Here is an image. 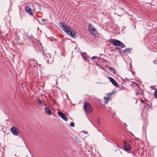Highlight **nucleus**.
<instances>
[{
  "mask_svg": "<svg viewBox=\"0 0 157 157\" xmlns=\"http://www.w3.org/2000/svg\"><path fill=\"white\" fill-rule=\"evenodd\" d=\"M60 26L61 28H63V30H64L68 35L71 36V37L75 38L76 37V32L72 29L67 25L66 24L63 22H61L60 23Z\"/></svg>",
  "mask_w": 157,
  "mask_h": 157,
  "instance_id": "1",
  "label": "nucleus"
},
{
  "mask_svg": "<svg viewBox=\"0 0 157 157\" xmlns=\"http://www.w3.org/2000/svg\"><path fill=\"white\" fill-rule=\"evenodd\" d=\"M84 108L85 112L88 114L91 113L93 110V108L90 104L86 102L84 105Z\"/></svg>",
  "mask_w": 157,
  "mask_h": 157,
  "instance_id": "2",
  "label": "nucleus"
},
{
  "mask_svg": "<svg viewBox=\"0 0 157 157\" xmlns=\"http://www.w3.org/2000/svg\"><path fill=\"white\" fill-rule=\"evenodd\" d=\"M88 30L90 33L95 36H98L99 35V33L90 24L89 25Z\"/></svg>",
  "mask_w": 157,
  "mask_h": 157,
  "instance_id": "3",
  "label": "nucleus"
},
{
  "mask_svg": "<svg viewBox=\"0 0 157 157\" xmlns=\"http://www.w3.org/2000/svg\"><path fill=\"white\" fill-rule=\"evenodd\" d=\"M109 41L110 43L116 46H119L121 43L120 41L116 39H109Z\"/></svg>",
  "mask_w": 157,
  "mask_h": 157,
  "instance_id": "4",
  "label": "nucleus"
},
{
  "mask_svg": "<svg viewBox=\"0 0 157 157\" xmlns=\"http://www.w3.org/2000/svg\"><path fill=\"white\" fill-rule=\"evenodd\" d=\"M58 114L65 121H67V118L66 115L61 112L59 111L58 112Z\"/></svg>",
  "mask_w": 157,
  "mask_h": 157,
  "instance_id": "5",
  "label": "nucleus"
},
{
  "mask_svg": "<svg viewBox=\"0 0 157 157\" xmlns=\"http://www.w3.org/2000/svg\"><path fill=\"white\" fill-rule=\"evenodd\" d=\"M10 130L12 133L14 135H17L19 133V131L17 128L14 127H12Z\"/></svg>",
  "mask_w": 157,
  "mask_h": 157,
  "instance_id": "6",
  "label": "nucleus"
},
{
  "mask_svg": "<svg viewBox=\"0 0 157 157\" xmlns=\"http://www.w3.org/2000/svg\"><path fill=\"white\" fill-rule=\"evenodd\" d=\"M124 147L125 150H128L131 149V147L130 144L127 143L125 140L124 141Z\"/></svg>",
  "mask_w": 157,
  "mask_h": 157,
  "instance_id": "7",
  "label": "nucleus"
},
{
  "mask_svg": "<svg viewBox=\"0 0 157 157\" xmlns=\"http://www.w3.org/2000/svg\"><path fill=\"white\" fill-rule=\"evenodd\" d=\"M108 79L113 85L116 87H117L118 86V83L116 82L113 78L111 77H109Z\"/></svg>",
  "mask_w": 157,
  "mask_h": 157,
  "instance_id": "8",
  "label": "nucleus"
},
{
  "mask_svg": "<svg viewBox=\"0 0 157 157\" xmlns=\"http://www.w3.org/2000/svg\"><path fill=\"white\" fill-rule=\"evenodd\" d=\"M25 10V11L30 15H32L33 14L32 10L30 6H26Z\"/></svg>",
  "mask_w": 157,
  "mask_h": 157,
  "instance_id": "9",
  "label": "nucleus"
},
{
  "mask_svg": "<svg viewBox=\"0 0 157 157\" xmlns=\"http://www.w3.org/2000/svg\"><path fill=\"white\" fill-rule=\"evenodd\" d=\"M45 59L48 64L51 63L53 61V59L52 57L48 58H45Z\"/></svg>",
  "mask_w": 157,
  "mask_h": 157,
  "instance_id": "10",
  "label": "nucleus"
},
{
  "mask_svg": "<svg viewBox=\"0 0 157 157\" xmlns=\"http://www.w3.org/2000/svg\"><path fill=\"white\" fill-rule=\"evenodd\" d=\"M139 94L141 95H143L144 94V92L139 88L137 91H136V95H137Z\"/></svg>",
  "mask_w": 157,
  "mask_h": 157,
  "instance_id": "11",
  "label": "nucleus"
},
{
  "mask_svg": "<svg viewBox=\"0 0 157 157\" xmlns=\"http://www.w3.org/2000/svg\"><path fill=\"white\" fill-rule=\"evenodd\" d=\"M45 112L49 115H51V111L47 107H45Z\"/></svg>",
  "mask_w": 157,
  "mask_h": 157,
  "instance_id": "12",
  "label": "nucleus"
},
{
  "mask_svg": "<svg viewBox=\"0 0 157 157\" xmlns=\"http://www.w3.org/2000/svg\"><path fill=\"white\" fill-rule=\"evenodd\" d=\"M119 46H120L121 48H125L126 47L125 45L121 42V44H120Z\"/></svg>",
  "mask_w": 157,
  "mask_h": 157,
  "instance_id": "13",
  "label": "nucleus"
},
{
  "mask_svg": "<svg viewBox=\"0 0 157 157\" xmlns=\"http://www.w3.org/2000/svg\"><path fill=\"white\" fill-rule=\"evenodd\" d=\"M37 102L39 103L40 105H42L43 104V103L42 101L39 99H37Z\"/></svg>",
  "mask_w": 157,
  "mask_h": 157,
  "instance_id": "14",
  "label": "nucleus"
},
{
  "mask_svg": "<svg viewBox=\"0 0 157 157\" xmlns=\"http://www.w3.org/2000/svg\"><path fill=\"white\" fill-rule=\"evenodd\" d=\"M109 69H110L111 70L113 71V73L114 74H115L116 73V70H115V69L114 68H113V67H109Z\"/></svg>",
  "mask_w": 157,
  "mask_h": 157,
  "instance_id": "15",
  "label": "nucleus"
},
{
  "mask_svg": "<svg viewBox=\"0 0 157 157\" xmlns=\"http://www.w3.org/2000/svg\"><path fill=\"white\" fill-rule=\"evenodd\" d=\"M131 50V48H127L125 49L124 51L125 52H129Z\"/></svg>",
  "mask_w": 157,
  "mask_h": 157,
  "instance_id": "16",
  "label": "nucleus"
},
{
  "mask_svg": "<svg viewBox=\"0 0 157 157\" xmlns=\"http://www.w3.org/2000/svg\"><path fill=\"white\" fill-rule=\"evenodd\" d=\"M51 57V55L49 53H47L46 54L45 56V58H48V57Z\"/></svg>",
  "mask_w": 157,
  "mask_h": 157,
  "instance_id": "17",
  "label": "nucleus"
},
{
  "mask_svg": "<svg viewBox=\"0 0 157 157\" xmlns=\"http://www.w3.org/2000/svg\"><path fill=\"white\" fill-rule=\"evenodd\" d=\"M27 39L29 40V41H31L32 42V41L31 40V37L29 36H28L27 37Z\"/></svg>",
  "mask_w": 157,
  "mask_h": 157,
  "instance_id": "18",
  "label": "nucleus"
},
{
  "mask_svg": "<svg viewBox=\"0 0 157 157\" xmlns=\"http://www.w3.org/2000/svg\"><path fill=\"white\" fill-rule=\"evenodd\" d=\"M140 101L143 104H146L147 103V101H145L144 100H143L142 99H140Z\"/></svg>",
  "mask_w": 157,
  "mask_h": 157,
  "instance_id": "19",
  "label": "nucleus"
},
{
  "mask_svg": "<svg viewBox=\"0 0 157 157\" xmlns=\"http://www.w3.org/2000/svg\"><path fill=\"white\" fill-rule=\"evenodd\" d=\"M154 94L156 98H157V89H155Z\"/></svg>",
  "mask_w": 157,
  "mask_h": 157,
  "instance_id": "20",
  "label": "nucleus"
},
{
  "mask_svg": "<svg viewBox=\"0 0 157 157\" xmlns=\"http://www.w3.org/2000/svg\"><path fill=\"white\" fill-rule=\"evenodd\" d=\"M70 125L71 126L74 127L75 126V123L74 122H71L70 123Z\"/></svg>",
  "mask_w": 157,
  "mask_h": 157,
  "instance_id": "21",
  "label": "nucleus"
},
{
  "mask_svg": "<svg viewBox=\"0 0 157 157\" xmlns=\"http://www.w3.org/2000/svg\"><path fill=\"white\" fill-rule=\"evenodd\" d=\"M110 98L108 96H107V97H104V99H106V100H108Z\"/></svg>",
  "mask_w": 157,
  "mask_h": 157,
  "instance_id": "22",
  "label": "nucleus"
},
{
  "mask_svg": "<svg viewBox=\"0 0 157 157\" xmlns=\"http://www.w3.org/2000/svg\"><path fill=\"white\" fill-rule=\"evenodd\" d=\"M97 121H98V123L99 124H100V118H98V119Z\"/></svg>",
  "mask_w": 157,
  "mask_h": 157,
  "instance_id": "23",
  "label": "nucleus"
},
{
  "mask_svg": "<svg viewBox=\"0 0 157 157\" xmlns=\"http://www.w3.org/2000/svg\"><path fill=\"white\" fill-rule=\"evenodd\" d=\"M97 58V56H94L93 57H92L91 58V60H92L94 59H95Z\"/></svg>",
  "mask_w": 157,
  "mask_h": 157,
  "instance_id": "24",
  "label": "nucleus"
},
{
  "mask_svg": "<svg viewBox=\"0 0 157 157\" xmlns=\"http://www.w3.org/2000/svg\"><path fill=\"white\" fill-rule=\"evenodd\" d=\"M153 62L154 64H157V59L155 60Z\"/></svg>",
  "mask_w": 157,
  "mask_h": 157,
  "instance_id": "25",
  "label": "nucleus"
},
{
  "mask_svg": "<svg viewBox=\"0 0 157 157\" xmlns=\"http://www.w3.org/2000/svg\"><path fill=\"white\" fill-rule=\"evenodd\" d=\"M132 82L133 83H134V86H135H135H138V85H137V84L136 82Z\"/></svg>",
  "mask_w": 157,
  "mask_h": 157,
  "instance_id": "26",
  "label": "nucleus"
},
{
  "mask_svg": "<svg viewBox=\"0 0 157 157\" xmlns=\"http://www.w3.org/2000/svg\"><path fill=\"white\" fill-rule=\"evenodd\" d=\"M113 94V93H109L108 94V95L109 96L112 95Z\"/></svg>",
  "mask_w": 157,
  "mask_h": 157,
  "instance_id": "27",
  "label": "nucleus"
},
{
  "mask_svg": "<svg viewBox=\"0 0 157 157\" xmlns=\"http://www.w3.org/2000/svg\"><path fill=\"white\" fill-rule=\"evenodd\" d=\"M82 56L86 60L87 57L86 56H85L82 55Z\"/></svg>",
  "mask_w": 157,
  "mask_h": 157,
  "instance_id": "28",
  "label": "nucleus"
},
{
  "mask_svg": "<svg viewBox=\"0 0 157 157\" xmlns=\"http://www.w3.org/2000/svg\"><path fill=\"white\" fill-rule=\"evenodd\" d=\"M41 20L43 21H45L46 20V19H42Z\"/></svg>",
  "mask_w": 157,
  "mask_h": 157,
  "instance_id": "29",
  "label": "nucleus"
},
{
  "mask_svg": "<svg viewBox=\"0 0 157 157\" xmlns=\"http://www.w3.org/2000/svg\"><path fill=\"white\" fill-rule=\"evenodd\" d=\"M135 100L136 101V104L137 102V101H138V100L137 99H135Z\"/></svg>",
  "mask_w": 157,
  "mask_h": 157,
  "instance_id": "30",
  "label": "nucleus"
},
{
  "mask_svg": "<svg viewBox=\"0 0 157 157\" xmlns=\"http://www.w3.org/2000/svg\"><path fill=\"white\" fill-rule=\"evenodd\" d=\"M146 105H145L144 106V108H146Z\"/></svg>",
  "mask_w": 157,
  "mask_h": 157,
  "instance_id": "31",
  "label": "nucleus"
},
{
  "mask_svg": "<svg viewBox=\"0 0 157 157\" xmlns=\"http://www.w3.org/2000/svg\"><path fill=\"white\" fill-rule=\"evenodd\" d=\"M133 155L134 156L135 155V154L134 153H133Z\"/></svg>",
  "mask_w": 157,
  "mask_h": 157,
  "instance_id": "32",
  "label": "nucleus"
},
{
  "mask_svg": "<svg viewBox=\"0 0 157 157\" xmlns=\"http://www.w3.org/2000/svg\"><path fill=\"white\" fill-rule=\"evenodd\" d=\"M106 140H107V141H108V140H107V139L106 137Z\"/></svg>",
  "mask_w": 157,
  "mask_h": 157,
  "instance_id": "33",
  "label": "nucleus"
},
{
  "mask_svg": "<svg viewBox=\"0 0 157 157\" xmlns=\"http://www.w3.org/2000/svg\"><path fill=\"white\" fill-rule=\"evenodd\" d=\"M15 156H16V154H15Z\"/></svg>",
  "mask_w": 157,
  "mask_h": 157,
  "instance_id": "34",
  "label": "nucleus"
}]
</instances>
